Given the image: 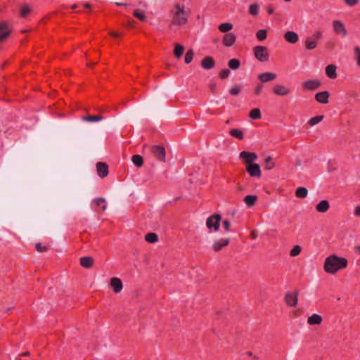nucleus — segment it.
<instances>
[{
  "mask_svg": "<svg viewBox=\"0 0 360 360\" xmlns=\"http://www.w3.org/2000/svg\"><path fill=\"white\" fill-rule=\"evenodd\" d=\"M348 261L345 257L332 254L326 257L323 262V270L328 274L335 275L346 269Z\"/></svg>",
  "mask_w": 360,
  "mask_h": 360,
  "instance_id": "nucleus-1",
  "label": "nucleus"
},
{
  "mask_svg": "<svg viewBox=\"0 0 360 360\" xmlns=\"http://www.w3.org/2000/svg\"><path fill=\"white\" fill-rule=\"evenodd\" d=\"M189 10H186L184 5L180 4H175L174 8L171 11L173 20L171 22L172 25H177L179 26L184 25L188 22L189 15Z\"/></svg>",
  "mask_w": 360,
  "mask_h": 360,
  "instance_id": "nucleus-2",
  "label": "nucleus"
},
{
  "mask_svg": "<svg viewBox=\"0 0 360 360\" xmlns=\"http://www.w3.org/2000/svg\"><path fill=\"white\" fill-rule=\"evenodd\" d=\"M254 55L259 62H266L269 60V52L266 47L263 46H256L253 49Z\"/></svg>",
  "mask_w": 360,
  "mask_h": 360,
  "instance_id": "nucleus-3",
  "label": "nucleus"
},
{
  "mask_svg": "<svg viewBox=\"0 0 360 360\" xmlns=\"http://www.w3.org/2000/svg\"><path fill=\"white\" fill-rule=\"evenodd\" d=\"M221 216L213 214L209 217L206 221V226L210 231H217L220 226Z\"/></svg>",
  "mask_w": 360,
  "mask_h": 360,
  "instance_id": "nucleus-4",
  "label": "nucleus"
},
{
  "mask_svg": "<svg viewBox=\"0 0 360 360\" xmlns=\"http://www.w3.org/2000/svg\"><path fill=\"white\" fill-rule=\"evenodd\" d=\"M151 152L153 155L160 162H165L166 160L165 149L162 146H153Z\"/></svg>",
  "mask_w": 360,
  "mask_h": 360,
  "instance_id": "nucleus-5",
  "label": "nucleus"
},
{
  "mask_svg": "<svg viewBox=\"0 0 360 360\" xmlns=\"http://www.w3.org/2000/svg\"><path fill=\"white\" fill-rule=\"evenodd\" d=\"M273 93L278 96H286L290 94V89L289 87L284 84H276L273 86Z\"/></svg>",
  "mask_w": 360,
  "mask_h": 360,
  "instance_id": "nucleus-6",
  "label": "nucleus"
},
{
  "mask_svg": "<svg viewBox=\"0 0 360 360\" xmlns=\"http://www.w3.org/2000/svg\"><path fill=\"white\" fill-rule=\"evenodd\" d=\"M333 28L334 32L341 35L343 37L347 36V31L344 25V24L338 20H335L333 21Z\"/></svg>",
  "mask_w": 360,
  "mask_h": 360,
  "instance_id": "nucleus-7",
  "label": "nucleus"
},
{
  "mask_svg": "<svg viewBox=\"0 0 360 360\" xmlns=\"http://www.w3.org/2000/svg\"><path fill=\"white\" fill-rule=\"evenodd\" d=\"M246 170L252 177L259 178L261 176V169L258 164H249L247 165Z\"/></svg>",
  "mask_w": 360,
  "mask_h": 360,
  "instance_id": "nucleus-8",
  "label": "nucleus"
},
{
  "mask_svg": "<svg viewBox=\"0 0 360 360\" xmlns=\"http://www.w3.org/2000/svg\"><path fill=\"white\" fill-rule=\"evenodd\" d=\"M97 174L101 178H104L108 174V166L106 163L99 162L96 165Z\"/></svg>",
  "mask_w": 360,
  "mask_h": 360,
  "instance_id": "nucleus-9",
  "label": "nucleus"
},
{
  "mask_svg": "<svg viewBox=\"0 0 360 360\" xmlns=\"http://www.w3.org/2000/svg\"><path fill=\"white\" fill-rule=\"evenodd\" d=\"M236 41V36L233 32H229L224 34L222 39V43L226 47L232 46Z\"/></svg>",
  "mask_w": 360,
  "mask_h": 360,
  "instance_id": "nucleus-10",
  "label": "nucleus"
},
{
  "mask_svg": "<svg viewBox=\"0 0 360 360\" xmlns=\"http://www.w3.org/2000/svg\"><path fill=\"white\" fill-rule=\"evenodd\" d=\"M230 239L229 238H224L218 240H215L212 245V249L215 252H218L221 250L224 247L229 245Z\"/></svg>",
  "mask_w": 360,
  "mask_h": 360,
  "instance_id": "nucleus-11",
  "label": "nucleus"
},
{
  "mask_svg": "<svg viewBox=\"0 0 360 360\" xmlns=\"http://www.w3.org/2000/svg\"><path fill=\"white\" fill-rule=\"evenodd\" d=\"M240 158L245 161L247 165H249V164H254L253 162L257 160V155L255 153L242 151L240 153Z\"/></svg>",
  "mask_w": 360,
  "mask_h": 360,
  "instance_id": "nucleus-12",
  "label": "nucleus"
},
{
  "mask_svg": "<svg viewBox=\"0 0 360 360\" xmlns=\"http://www.w3.org/2000/svg\"><path fill=\"white\" fill-rule=\"evenodd\" d=\"M320 86L321 82L317 79H309L302 83V88L306 90H315Z\"/></svg>",
  "mask_w": 360,
  "mask_h": 360,
  "instance_id": "nucleus-13",
  "label": "nucleus"
},
{
  "mask_svg": "<svg viewBox=\"0 0 360 360\" xmlns=\"http://www.w3.org/2000/svg\"><path fill=\"white\" fill-rule=\"evenodd\" d=\"M285 302L289 307H295L297 304L298 295L297 293H286L285 296Z\"/></svg>",
  "mask_w": 360,
  "mask_h": 360,
  "instance_id": "nucleus-14",
  "label": "nucleus"
},
{
  "mask_svg": "<svg viewBox=\"0 0 360 360\" xmlns=\"http://www.w3.org/2000/svg\"><path fill=\"white\" fill-rule=\"evenodd\" d=\"M284 39L290 44H295L299 40V35L294 31H287L284 34Z\"/></svg>",
  "mask_w": 360,
  "mask_h": 360,
  "instance_id": "nucleus-15",
  "label": "nucleus"
},
{
  "mask_svg": "<svg viewBox=\"0 0 360 360\" xmlns=\"http://www.w3.org/2000/svg\"><path fill=\"white\" fill-rule=\"evenodd\" d=\"M110 284L115 293H118L122 290L123 284L119 278L114 277L111 278Z\"/></svg>",
  "mask_w": 360,
  "mask_h": 360,
  "instance_id": "nucleus-16",
  "label": "nucleus"
},
{
  "mask_svg": "<svg viewBox=\"0 0 360 360\" xmlns=\"http://www.w3.org/2000/svg\"><path fill=\"white\" fill-rule=\"evenodd\" d=\"M257 77L262 83H266L274 80L276 78V75L271 72H266L258 75Z\"/></svg>",
  "mask_w": 360,
  "mask_h": 360,
  "instance_id": "nucleus-17",
  "label": "nucleus"
},
{
  "mask_svg": "<svg viewBox=\"0 0 360 360\" xmlns=\"http://www.w3.org/2000/svg\"><path fill=\"white\" fill-rule=\"evenodd\" d=\"M11 33V30L5 22H0V42L4 41Z\"/></svg>",
  "mask_w": 360,
  "mask_h": 360,
  "instance_id": "nucleus-18",
  "label": "nucleus"
},
{
  "mask_svg": "<svg viewBox=\"0 0 360 360\" xmlns=\"http://www.w3.org/2000/svg\"><path fill=\"white\" fill-rule=\"evenodd\" d=\"M328 98L329 93L327 91L319 92L315 95V99L316 101L322 104L328 103Z\"/></svg>",
  "mask_w": 360,
  "mask_h": 360,
  "instance_id": "nucleus-19",
  "label": "nucleus"
},
{
  "mask_svg": "<svg viewBox=\"0 0 360 360\" xmlns=\"http://www.w3.org/2000/svg\"><path fill=\"white\" fill-rule=\"evenodd\" d=\"M215 62L212 57L207 56L201 61V66L205 70H210L214 67Z\"/></svg>",
  "mask_w": 360,
  "mask_h": 360,
  "instance_id": "nucleus-20",
  "label": "nucleus"
},
{
  "mask_svg": "<svg viewBox=\"0 0 360 360\" xmlns=\"http://www.w3.org/2000/svg\"><path fill=\"white\" fill-rule=\"evenodd\" d=\"M329 208L330 205L327 200H322L316 205V210L320 213L326 212Z\"/></svg>",
  "mask_w": 360,
  "mask_h": 360,
  "instance_id": "nucleus-21",
  "label": "nucleus"
},
{
  "mask_svg": "<svg viewBox=\"0 0 360 360\" xmlns=\"http://www.w3.org/2000/svg\"><path fill=\"white\" fill-rule=\"evenodd\" d=\"M323 319L321 315L318 314H313L307 319V323L310 326L320 325L322 323Z\"/></svg>",
  "mask_w": 360,
  "mask_h": 360,
  "instance_id": "nucleus-22",
  "label": "nucleus"
},
{
  "mask_svg": "<svg viewBox=\"0 0 360 360\" xmlns=\"http://www.w3.org/2000/svg\"><path fill=\"white\" fill-rule=\"evenodd\" d=\"M326 74L330 79H335L338 76L337 66L333 64H330L326 68Z\"/></svg>",
  "mask_w": 360,
  "mask_h": 360,
  "instance_id": "nucleus-23",
  "label": "nucleus"
},
{
  "mask_svg": "<svg viewBox=\"0 0 360 360\" xmlns=\"http://www.w3.org/2000/svg\"><path fill=\"white\" fill-rule=\"evenodd\" d=\"M79 260L81 266L84 268L89 269L93 266L94 259L91 257H83Z\"/></svg>",
  "mask_w": 360,
  "mask_h": 360,
  "instance_id": "nucleus-24",
  "label": "nucleus"
},
{
  "mask_svg": "<svg viewBox=\"0 0 360 360\" xmlns=\"http://www.w3.org/2000/svg\"><path fill=\"white\" fill-rule=\"evenodd\" d=\"M96 205L101 207L102 211H105L107 209V202L104 198H96L94 200Z\"/></svg>",
  "mask_w": 360,
  "mask_h": 360,
  "instance_id": "nucleus-25",
  "label": "nucleus"
},
{
  "mask_svg": "<svg viewBox=\"0 0 360 360\" xmlns=\"http://www.w3.org/2000/svg\"><path fill=\"white\" fill-rule=\"evenodd\" d=\"M317 46V42L311 37L305 41V47L307 50L314 49Z\"/></svg>",
  "mask_w": 360,
  "mask_h": 360,
  "instance_id": "nucleus-26",
  "label": "nucleus"
},
{
  "mask_svg": "<svg viewBox=\"0 0 360 360\" xmlns=\"http://www.w3.org/2000/svg\"><path fill=\"white\" fill-rule=\"evenodd\" d=\"M257 199V195H248L245 197L244 202L248 207H252L255 205Z\"/></svg>",
  "mask_w": 360,
  "mask_h": 360,
  "instance_id": "nucleus-27",
  "label": "nucleus"
},
{
  "mask_svg": "<svg viewBox=\"0 0 360 360\" xmlns=\"http://www.w3.org/2000/svg\"><path fill=\"white\" fill-rule=\"evenodd\" d=\"M308 195V191L305 187H299L295 191V195L297 198H304Z\"/></svg>",
  "mask_w": 360,
  "mask_h": 360,
  "instance_id": "nucleus-28",
  "label": "nucleus"
},
{
  "mask_svg": "<svg viewBox=\"0 0 360 360\" xmlns=\"http://www.w3.org/2000/svg\"><path fill=\"white\" fill-rule=\"evenodd\" d=\"M132 162L137 167H141L143 165V158L139 155H134L131 158Z\"/></svg>",
  "mask_w": 360,
  "mask_h": 360,
  "instance_id": "nucleus-29",
  "label": "nucleus"
},
{
  "mask_svg": "<svg viewBox=\"0 0 360 360\" xmlns=\"http://www.w3.org/2000/svg\"><path fill=\"white\" fill-rule=\"evenodd\" d=\"M82 120L83 121L93 122H99L103 120V117L101 115H95V116H86L82 117Z\"/></svg>",
  "mask_w": 360,
  "mask_h": 360,
  "instance_id": "nucleus-30",
  "label": "nucleus"
},
{
  "mask_svg": "<svg viewBox=\"0 0 360 360\" xmlns=\"http://www.w3.org/2000/svg\"><path fill=\"white\" fill-rule=\"evenodd\" d=\"M229 134L240 140L244 137L243 131L239 129H232L229 131Z\"/></svg>",
  "mask_w": 360,
  "mask_h": 360,
  "instance_id": "nucleus-31",
  "label": "nucleus"
},
{
  "mask_svg": "<svg viewBox=\"0 0 360 360\" xmlns=\"http://www.w3.org/2000/svg\"><path fill=\"white\" fill-rule=\"evenodd\" d=\"M232 29H233V24L231 23V22L221 23L219 26V30L221 32H224V33L230 31Z\"/></svg>",
  "mask_w": 360,
  "mask_h": 360,
  "instance_id": "nucleus-32",
  "label": "nucleus"
},
{
  "mask_svg": "<svg viewBox=\"0 0 360 360\" xmlns=\"http://www.w3.org/2000/svg\"><path fill=\"white\" fill-rule=\"evenodd\" d=\"M145 240L150 243H156L158 240V236L155 233H149L146 235Z\"/></svg>",
  "mask_w": 360,
  "mask_h": 360,
  "instance_id": "nucleus-33",
  "label": "nucleus"
},
{
  "mask_svg": "<svg viewBox=\"0 0 360 360\" xmlns=\"http://www.w3.org/2000/svg\"><path fill=\"white\" fill-rule=\"evenodd\" d=\"M184 51V47L183 45L176 44L174 47V55L177 58L181 57Z\"/></svg>",
  "mask_w": 360,
  "mask_h": 360,
  "instance_id": "nucleus-34",
  "label": "nucleus"
},
{
  "mask_svg": "<svg viewBox=\"0 0 360 360\" xmlns=\"http://www.w3.org/2000/svg\"><path fill=\"white\" fill-rule=\"evenodd\" d=\"M323 120V115L316 116V117H311V119H309L308 120V124L310 126L313 127V126H315L316 124H319V122H321Z\"/></svg>",
  "mask_w": 360,
  "mask_h": 360,
  "instance_id": "nucleus-35",
  "label": "nucleus"
},
{
  "mask_svg": "<svg viewBox=\"0 0 360 360\" xmlns=\"http://www.w3.org/2000/svg\"><path fill=\"white\" fill-rule=\"evenodd\" d=\"M266 37H267V32L264 29L259 30L256 33V37L260 41L266 39Z\"/></svg>",
  "mask_w": 360,
  "mask_h": 360,
  "instance_id": "nucleus-36",
  "label": "nucleus"
},
{
  "mask_svg": "<svg viewBox=\"0 0 360 360\" xmlns=\"http://www.w3.org/2000/svg\"><path fill=\"white\" fill-rule=\"evenodd\" d=\"M302 248L299 245H295L290 251V255L291 257H296L301 253Z\"/></svg>",
  "mask_w": 360,
  "mask_h": 360,
  "instance_id": "nucleus-37",
  "label": "nucleus"
},
{
  "mask_svg": "<svg viewBox=\"0 0 360 360\" xmlns=\"http://www.w3.org/2000/svg\"><path fill=\"white\" fill-rule=\"evenodd\" d=\"M259 12V6L257 4H252L249 6V13L252 15H257Z\"/></svg>",
  "mask_w": 360,
  "mask_h": 360,
  "instance_id": "nucleus-38",
  "label": "nucleus"
},
{
  "mask_svg": "<svg viewBox=\"0 0 360 360\" xmlns=\"http://www.w3.org/2000/svg\"><path fill=\"white\" fill-rule=\"evenodd\" d=\"M240 61L238 59L233 58L229 61V66L232 70H236L240 66Z\"/></svg>",
  "mask_w": 360,
  "mask_h": 360,
  "instance_id": "nucleus-39",
  "label": "nucleus"
},
{
  "mask_svg": "<svg viewBox=\"0 0 360 360\" xmlns=\"http://www.w3.org/2000/svg\"><path fill=\"white\" fill-rule=\"evenodd\" d=\"M250 117L251 119H254V120L260 119L261 118V112H260L259 109H258V108L252 109L250 112Z\"/></svg>",
  "mask_w": 360,
  "mask_h": 360,
  "instance_id": "nucleus-40",
  "label": "nucleus"
},
{
  "mask_svg": "<svg viewBox=\"0 0 360 360\" xmlns=\"http://www.w3.org/2000/svg\"><path fill=\"white\" fill-rule=\"evenodd\" d=\"M354 56L357 66L360 67V47L356 46L354 48Z\"/></svg>",
  "mask_w": 360,
  "mask_h": 360,
  "instance_id": "nucleus-41",
  "label": "nucleus"
},
{
  "mask_svg": "<svg viewBox=\"0 0 360 360\" xmlns=\"http://www.w3.org/2000/svg\"><path fill=\"white\" fill-rule=\"evenodd\" d=\"M193 55H194V54H193V50H191H191H188V51L186 52V55H185V58H184V60H185V63H186V64H188V63H190L192 61V60H193Z\"/></svg>",
  "mask_w": 360,
  "mask_h": 360,
  "instance_id": "nucleus-42",
  "label": "nucleus"
},
{
  "mask_svg": "<svg viewBox=\"0 0 360 360\" xmlns=\"http://www.w3.org/2000/svg\"><path fill=\"white\" fill-rule=\"evenodd\" d=\"M266 164V169H271L274 167V163L272 162V158L271 156H268L265 160Z\"/></svg>",
  "mask_w": 360,
  "mask_h": 360,
  "instance_id": "nucleus-43",
  "label": "nucleus"
},
{
  "mask_svg": "<svg viewBox=\"0 0 360 360\" xmlns=\"http://www.w3.org/2000/svg\"><path fill=\"white\" fill-rule=\"evenodd\" d=\"M134 15L142 21H145L146 20L145 14L140 12L139 10H135L134 11Z\"/></svg>",
  "mask_w": 360,
  "mask_h": 360,
  "instance_id": "nucleus-44",
  "label": "nucleus"
},
{
  "mask_svg": "<svg viewBox=\"0 0 360 360\" xmlns=\"http://www.w3.org/2000/svg\"><path fill=\"white\" fill-rule=\"evenodd\" d=\"M229 75H230V70L229 69H224L220 72L219 77L221 79H224V78L228 77L229 76Z\"/></svg>",
  "mask_w": 360,
  "mask_h": 360,
  "instance_id": "nucleus-45",
  "label": "nucleus"
},
{
  "mask_svg": "<svg viewBox=\"0 0 360 360\" xmlns=\"http://www.w3.org/2000/svg\"><path fill=\"white\" fill-rule=\"evenodd\" d=\"M240 91V86H233L230 89V94L231 95H233V96H236L239 94Z\"/></svg>",
  "mask_w": 360,
  "mask_h": 360,
  "instance_id": "nucleus-46",
  "label": "nucleus"
},
{
  "mask_svg": "<svg viewBox=\"0 0 360 360\" xmlns=\"http://www.w3.org/2000/svg\"><path fill=\"white\" fill-rule=\"evenodd\" d=\"M35 249L40 252H45L47 250L46 246L42 245L39 243L35 244Z\"/></svg>",
  "mask_w": 360,
  "mask_h": 360,
  "instance_id": "nucleus-47",
  "label": "nucleus"
},
{
  "mask_svg": "<svg viewBox=\"0 0 360 360\" xmlns=\"http://www.w3.org/2000/svg\"><path fill=\"white\" fill-rule=\"evenodd\" d=\"M323 34H322V32L321 31H317L311 37L317 42L318 40L319 39H321L322 37Z\"/></svg>",
  "mask_w": 360,
  "mask_h": 360,
  "instance_id": "nucleus-48",
  "label": "nucleus"
},
{
  "mask_svg": "<svg viewBox=\"0 0 360 360\" xmlns=\"http://www.w3.org/2000/svg\"><path fill=\"white\" fill-rule=\"evenodd\" d=\"M345 2L348 6H354L358 4L359 0H345Z\"/></svg>",
  "mask_w": 360,
  "mask_h": 360,
  "instance_id": "nucleus-49",
  "label": "nucleus"
},
{
  "mask_svg": "<svg viewBox=\"0 0 360 360\" xmlns=\"http://www.w3.org/2000/svg\"><path fill=\"white\" fill-rule=\"evenodd\" d=\"M30 8L27 6H23L21 8L20 15L22 17H25L28 13H30Z\"/></svg>",
  "mask_w": 360,
  "mask_h": 360,
  "instance_id": "nucleus-50",
  "label": "nucleus"
},
{
  "mask_svg": "<svg viewBox=\"0 0 360 360\" xmlns=\"http://www.w3.org/2000/svg\"><path fill=\"white\" fill-rule=\"evenodd\" d=\"M263 89V85L262 84H258L255 89V94L256 95H259L262 93Z\"/></svg>",
  "mask_w": 360,
  "mask_h": 360,
  "instance_id": "nucleus-51",
  "label": "nucleus"
},
{
  "mask_svg": "<svg viewBox=\"0 0 360 360\" xmlns=\"http://www.w3.org/2000/svg\"><path fill=\"white\" fill-rule=\"evenodd\" d=\"M222 224H223V227L224 229V231L226 232L229 231L230 226H231L230 222L228 220H224Z\"/></svg>",
  "mask_w": 360,
  "mask_h": 360,
  "instance_id": "nucleus-52",
  "label": "nucleus"
},
{
  "mask_svg": "<svg viewBox=\"0 0 360 360\" xmlns=\"http://www.w3.org/2000/svg\"><path fill=\"white\" fill-rule=\"evenodd\" d=\"M354 215L356 217H360V205H357L354 207Z\"/></svg>",
  "mask_w": 360,
  "mask_h": 360,
  "instance_id": "nucleus-53",
  "label": "nucleus"
},
{
  "mask_svg": "<svg viewBox=\"0 0 360 360\" xmlns=\"http://www.w3.org/2000/svg\"><path fill=\"white\" fill-rule=\"evenodd\" d=\"M110 34L113 37H118L119 34L117 32H110Z\"/></svg>",
  "mask_w": 360,
  "mask_h": 360,
  "instance_id": "nucleus-54",
  "label": "nucleus"
},
{
  "mask_svg": "<svg viewBox=\"0 0 360 360\" xmlns=\"http://www.w3.org/2000/svg\"><path fill=\"white\" fill-rule=\"evenodd\" d=\"M251 235L253 238H255L257 236V233L255 231H252Z\"/></svg>",
  "mask_w": 360,
  "mask_h": 360,
  "instance_id": "nucleus-55",
  "label": "nucleus"
},
{
  "mask_svg": "<svg viewBox=\"0 0 360 360\" xmlns=\"http://www.w3.org/2000/svg\"><path fill=\"white\" fill-rule=\"evenodd\" d=\"M356 251L360 255V245L355 248Z\"/></svg>",
  "mask_w": 360,
  "mask_h": 360,
  "instance_id": "nucleus-56",
  "label": "nucleus"
},
{
  "mask_svg": "<svg viewBox=\"0 0 360 360\" xmlns=\"http://www.w3.org/2000/svg\"><path fill=\"white\" fill-rule=\"evenodd\" d=\"M29 354H30L29 352H24L22 354V355H24V356H28Z\"/></svg>",
  "mask_w": 360,
  "mask_h": 360,
  "instance_id": "nucleus-57",
  "label": "nucleus"
},
{
  "mask_svg": "<svg viewBox=\"0 0 360 360\" xmlns=\"http://www.w3.org/2000/svg\"><path fill=\"white\" fill-rule=\"evenodd\" d=\"M117 5H118V6H126L125 4H122V3H117Z\"/></svg>",
  "mask_w": 360,
  "mask_h": 360,
  "instance_id": "nucleus-58",
  "label": "nucleus"
},
{
  "mask_svg": "<svg viewBox=\"0 0 360 360\" xmlns=\"http://www.w3.org/2000/svg\"><path fill=\"white\" fill-rule=\"evenodd\" d=\"M247 354H248V355H249V356H252V353L251 352H248Z\"/></svg>",
  "mask_w": 360,
  "mask_h": 360,
  "instance_id": "nucleus-59",
  "label": "nucleus"
},
{
  "mask_svg": "<svg viewBox=\"0 0 360 360\" xmlns=\"http://www.w3.org/2000/svg\"><path fill=\"white\" fill-rule=\"evenodd\" d=\"M84 6H85L86 7H89V4H86Z\"/></svg>",
  "mask_w": 360,
  "mask_h": 360,
  "instance_id": "nucleus-60",
  "label": "nucleus"
},
{
  "mask_svg": "<svg viewBox=\"0 0 360 360\" xmlns=\"http://www.w3.org/2000/svg\"><path fill=\"white\" fill-rule=\"evenodd\" d=\"M76 8V6L75 5L72 6V8Z\"/></svg>",
  "mask_w": 360,
  "mask_h": 360,
  "instance_id": "nucleus-61",
  "label": "nucleus"
}]
</instances>
